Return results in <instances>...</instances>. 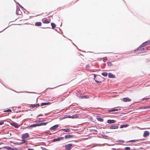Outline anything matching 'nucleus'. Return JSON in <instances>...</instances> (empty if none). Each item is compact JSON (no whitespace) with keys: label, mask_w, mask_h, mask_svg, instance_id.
Here are the masks:
<instances>
[{"label":"nucleus","mask_w":150,"mask_h":150,"mask_svg":"<svg viewBox=\"0 0 150 150\" xmlns=\"http://www.w3.org/2000/svg\"><path fill=\"white\" fill-rule=\"evenodd\" d=\"M149 134L150 133L148 131H146L144 132L143 136L144 137H146L149 136Z\"/></svg>","instance_id":"obj_9"},{"label":"nucleus","mask_w":150,"mask_h":150,"mask_svg":"<svg viewBox=\"0 0 150 150\" xmlns=\"http://www.w3.org/2000/svg\"><path fill=\"white\" fill-rule=\"evenodd\" d=\"M5 121H3L0 122V125H2L4 124V122Z\"/></svg>","instance_id":"obj_35"},{"label":"nucleus","mask_w":150,"mask_h":150,"mask_svg":"<svg viewBox=\"0 0 150 150\" xmlns=\"http://www.w3.org/2000/svg\"><path fill=\"white\" fill-rule=\"evenodd\" d=\"M77 117V115H74L72 116H68L67 117H68L69 118H76Z\"/></svg>","instance_id":"obj_19"},{"label":"nucleus","mask_w":150,"mask_h":150,"mask_svg":"<svg viewBox=\"0 0 150 150\" xmlns=\"http://www.w3.org/2000/svg\"><path fill=\"white\" fill-rule=\"evenodd\" d=\"M28 150H34V149H28Z\"/></svg>","instance_id":"obj_38"},{"label":"nucleus","mask_w":150,"mask_h":150,"mask_svg":"<svg viewBox=\"0 0 150 150\" xmlns=\"http://www.w3.org/2000/svg\"><path fill=\"white\" fill-rule=\"evenodd\" d=\"M26 142V141L25 140L23 141V143H25Z\"/></svg>","instance_id":"obj_37"},{"label":"nucleus","mask_w":150,"mask_h":150,"mask_svg":"<svg viewBox=\"0 0 150 150\" xmlns=\"http://www.w3.org/2000/svg\"><path fill=\"white\" fill-rule=\"evenodd\" d=\"M148 45H150V40H148L142 44L143 46H145Z\"/></svg>","instance_id":"obj_7"},{"label":"nucleus","mask_w":150,"mask_h":150,"mask_svg":"<svg viewBox=\"0 0 150 150\" xmlns=\"http://www.w3.org/2000/svg\"><path fill=\"white\" fill-rule=\"evenodd\" d=\"M94 79L95 81L97 83H99L101 82V81L100 80H97V79H98L99 78H100L101 77L100 76H96L95 74H94Z\"/></svg>","instance_id":"obj_5"},{"label":"nucleus","mask_w":150,"mask_h":150,"mask_svg":"<svg viewBox=\"0 0 150 150\" xmlns=\"http://www.w3.org/2000/svg\"><path fill=\"white\" fill-rule=\"evenodd\" d=\"M131 100L128 98H123V100L125 102H130Z\"/></svg>","instance_id":"obj_12"},{"label":"nucleus","mask_w":150,"mask_h":150,"mask_svg":"<svg viewBox=\"0 0 150 150\" xmlns=\"http://www.w3.org/2000/svg\"><path fill=\"white\" fill-rule=\"evenodd\" d=\"M149 107L148 106H146L145 107H140V109H146V108H148Z\"/></svg>","instance_id":"obj_30"},{"label":"nucleus","mask_w":150,"mask_h":150,"mask_svg":"<svg viewBox=\"0 0 150 150\" xmlns=\"http://www.w3.org/2000/svg\"><path fill=\"white\" fill-rule=\"evenodd\" d=\"M35 25L36 26H41L42 25V23L40 22H37L35 23Z\"/></svg>","instance_id":"obj_17"},{"label":"nucleus","mask_w":150,"mask_h":150,"mask_svg":"<svg viewBox=\"0 0 150 150\" xmlns=\"http://www.w3.org/2000/svg\"><path fill=\"white\" fill-rule=\"evenodd\" d=\"M149 98H144L143 100H144V99H145V100H147V99H148Z\"/></svg>","instance_id":"obj_39"},{"label":"nucleus","mask_w":150,"mask_h":150,"mask_svg":"<svg viewBox=\"0 0 150 150\" xmlns=\"http://www.w3.org/2000/svg\"><path fill=\"white\" fill-rule=\"evenodd\" d=\"M29 136V134L28 133H25L22 134V138L24 139L28 138Z\"/></svg>","instance_id":"obj_3"},{"label":"nucleus","mask_w":150,"mask_h":150,"mask_svg":"<svg viewBox=\"0 0 150 150\" xmlns=\"http://www.w3.org/2000/svg\"><path fill=\"white\" fill-rule=\"evenodd\" d=\"M58 127V125H56L51 127L50 128V129L51 130H55Z\"/></svg>","instance_id":"obj_11"},{"label":"nucleus","mask_w":150,"mask_h":150,"mask_svg":"<svg viewBox=\"0 0 150 150\" xmlns=\"http://www.w3.org/2000/svg\"><path fill=\"white\" fill-rule=\"evenodd\" d=\"M149 110H150V107H149Z\"/></svg>","instance_id":"obj_41"},{"label":"nucleus","mask_w":150,"mask_h":150,"mask_svg":"<svg viewBox=\"0 0 150 150\" xmlns=\"http://www.w3.org/2000/svg\"><path fill=\"white\" fill-rule=\"evenodd\" d=\"M146 51V49L142 46H140L134 51L135 52L136 54H139L145 52Z\"/></svg>","instance_id":"obj_1"},{"label":"nucleus","mask_w":150,"mask_h":150,"mask_svg":"<svg viewBox=\"0 0 150 150\" xmlns=\"http://www.w3.org/2000/svg\"><path fill=\"white\" fill-rule=\"evenodd\" d=\"M72 146V144H68L65 146V149L66 150H69L71 149Z\"/></svg>","instance_id":"obj_4"},{"label":"nucleus","mask_w":150,"mask_h":150,"mask_svg":"<svg viewBox=\"0 0 150 150\" xmlns=\"http://www.w3.org/2000/svg\"><path fill=\"white\" fill-rule=\"evenodd\" d=\"M118 109H111V110H110L109 111V112H113V111H118Z\"/></svg>","instance_id":"obj_29"},{"label":"nucleus","mask_w":150,"mask_h":150,"mask_svg":"<svg viewBox=\"0 0 150 150\" xmlns=\"http://www.w3.org/2000/svg\"><path fill=\"white\" fill-rule=\"evenodd\" d=\"M101 74L103 76H106L108 75L107 73L105 72H103Z\"/></svg>","instance_id":"obj_28"},{"label":"nucleus","mask_w":150,"mask_h":150,"mask_svg":"<svg viewBox=\"0 0 150 150\" xmlns=\"http://www.w3.org/2000/svg\"><path fill=\"white\" fill-rule=\"evenodd\" d=\"M128 125L127 124H126L124 125H121L120 127V128H122L124 127H126L128 126Z\"/></svg>","instance_id":"obj_26"},{"label":"nucleus","mask_w":150,"mask_h":150,"mask_svg":"<svg viewBox=\"0 0 150 150\" xmlns=\"http://www.w3.org/2000/svg\"><path fill=\"white\" fill-rule=\"evenodd\" d=\"M118 128V126H112L110 127V129H115Z\"/></svg>","instance_id":"obj_16"},{"label":"nucleus","mask_w":150,"mask_h":150,"mask_svg":"<svg viewBox=\"0 0 150 150\" xmlns=\"http://www.w3.org/2000/svg\"><path fill=\"white\" fill-rule=\"evenodd\" d=\"M97 119L99 121L103 122L104 121L103 119L100 117H97Z\"/></svg>","instance_id":"obj_24"},{"label":"nucleus","mask_w":150,"mask_h":150,"mask_svg":"<svg viewBox=\"0 0 150 150\" xmlns=\"http://www.w3.org/2000/svg\"><path fill=\"white\" fill-rule=\"evenodd\" d=\"M42 21L43 23L48 24L50 22L51 19H47V18H45L42 19Z\"/></svg>","instance_id":"obj_2"},{"label":"nucleus","mask_w":150,"mask_h":150,"mask_svg":"<svg viewBox=\"0 0 150 150\" xmlns=\"http://www.w3.org/2000/svg\"><path fill=\"white\" fill-rule=\"evenodd\" d=\"M11 125L13 126L15 128H18V125L17 123L14 122H12L11 123Z\"/></svg>","instance_id":"obj_6"},{"label":"nucleus","mask_w":150,"mask_h":150,"mask_svg":"<svg viewBox=\"0 0 150 150\" xmlns=\"http://www.w3.org/2000/svg\"><path fill=\"white\" fill-rule=\"evenodd\" d=\"M108 77L109 78H114L115 77V76L111 73H109L108 74Z\"/></svg>","instance_id":"obj_15"},{"label":"nucleus","mask_w":150,"mask_h":150,"mask_svg":"<svg viewBox=\"0 0 150 150\" xmlns=\"http://www.w3.org/2000/svg\"><path fill=\"white\" fill-rule=\"evenodd\" d=\"M5 148L8 149V150H14V149L15 148H11L9 146H7L6 147H5Z\"/></svg>","instance_id":"obj_25"},{"label":"nucleus","mask_w":150,"mask_h":150,"mask_svg":"<svg viewBox=\"0 0 150 150\" xmlns=\"http://www.w3.org/2000/svg\"><path fill=\"white\" fill-rule=\"evenodd\" d=\"M40 106L39 104L38 103L35 104H30L29 105L30 108H34L35 107H38Z\"/></svg>","instance_id":"obj_8"},{"label":"nucleus","mask_w":150,"mask_h":150,"mask_svg":"<svg viewBox=\"0 0 150 150\" xmlns=\"http://www.w3.org/2000/svg\"><path fill=\"white\" fill-rule=\"evenodd\" d=\"M62 131H64L66 132H69L70 131V129H63L60 130Z\"/></svg>","instance_id":"obj_21"},{"label":"nucleus","mask_w":150,"mask_h":150,"mask_svg":"<svg viewBox=\"0 0 150 150\" xmlns=\"http://www.w3.org/2000/svg\"><path fill=\"white\" fill-rule=\"evenodd\" d=\"M107 64L109 66H111L112 65V64L110 62H108L107 63Z\"/></svg>","instance_id":"obj_33"},{"label":"nucleus","mask_w":150,"mask_h":150,"mask_svg":"<svg viewBox=\"0 0 150 150\" xmlns=\"http://www.w3.org/2000/svg\"><path fill=\"white\" fill-rule=\"evenodd\" d=\"M11 110L10 109H8L4 111V112H11Z\"/></svg>","instance_id":"obj_32"},{"label":"nucleus","mask_w":150,"mask_h":150,"mask_svg":"<svg viewBox=\"0 0 150 150\" xmlns=\"http://www.w3.org/2000/svg\"><path fill=\"white\" fill-rule=\"evenodd\" d=\"M40 125H39V124H34L30 126V127H35L38 126H40Z\"/></svg>","instance_id":"obj_23"},{"label":"nucleus","mask_w":150,"mask_h":150,"mask_svg":"<svg viewBox=\"0 0 150 150\" xmlns=\"http://www.w3.org/2000/svg\"><path fill=\"white\" fill-rule=\"evenodd\" d=\"M129 142H135V140H132L129 141Z\"/></svg>","instance_id":"obj_36"},{"label":"nucleus","mask_w":150,"mask_h":150,"mask_svg":"<svg viewBox=\"0 0 150 150\" xmlns=\"http://www.w3.org/2000/svg\"><path fill=\"white\" fill-rule=\"evenodd\" d=\"M48 122H46V123H42L40 124H39V125H40V126L42 125H46Z\"/></svg>","instance_id":"obj_31"},{"label":"nucleus","mask_w":150,"mask_h":150,"mask_svg":"<svg viewBox=\"0 0 150 150\" xmlns=\"http://www.w3.org/2000/svg\"><path fill=\"white\" fill-rule=\"evenodd\" d=\"M125 149L126 150H130V148L129 147H126Z\"/></svg>","instance_id":"obj_34"},{"label":"nucleus","mask_w":150,"mask_h":150,"mask_svg":"<svg viewBox=\"0 0 150 150\" xmlns=\"http://www.w3.org/2000/svg\"><path fill=\"white\" fill-rule=\"evenodd\" d=\"M64 139V137H60L59 138H55L53 139V142H56L59 141L61 140H63Z\"/></svg>","instance_id":"obj_10"},{"label":"nucleus","mask_w":150,"mask_h":150,"mask_svg":"<svg viewBox=\"0 0 150 150\" xmlns=\"http://www.w3.org/2000/svg\"><path fill=\"white\" fill-rule=\"evenodd\" d=\"M115 122V120H108L107 121V123L109 124L113 123Z\"/></svg>","instance_id":"obj_13"},{"label":"nucleus","mask_w":150,"mask_h":150,"mask_svg":"<svg viewBox=\"0 0 150 150\" xmlns=\"http://www.w3.org/2000/svg\"><path fill=\"white\" fill-rule=\"evenodd\" d=\"M51 103L49 102L47 103H42L41 104V106H44L45 105H49Z\"/></svg>","instance_id":"obj_20"},{"label":"nucleus","mask_w":150,"mask_h":150,"mask_svg":"<svg viewBox=\"0 0 150 150\" xmlns=\"http://www.w3.org/2000/svg\"><path fill=\"white\" fill-rule=\"evenodd\" d=\"M120 141L122 142H124V141Z\"/></svg>","instance_id":"obj_40"},{"label":"nucleus","mask_w":150,"mask_h":150,"mask_svg":"<svg viewBox=\"0 0 150 150\" xmlns=\"http://www.w3.org/2000/svg\"><path fill=\"white\" fill-rule=\"evenodd\" d=\"M21 13V11L19 10V9H17L16 10V13L17 15H20V13Z\"/></svg>","instance_id":"obj_22"},{"label":"nucleus","mask_w":150,"mask_h":150,"mask_svg":"<svg viewBox=\"0 0 150 150\" xmlns=\"http://www.w3.org/2000/svg\"><path fill=\"white\" fill-rule=\"evenodd\" d=\"M73 137V136L71 135H67L65 136L64 138L66 139Z\"/></svg>","instance_id":"obj_18"},{"label":"nucleus","mask_w":150,"mask_h":150,"mask_svg":"<svg viewBox=\"0 0 150 150\" xmlns=\"http://www.w3.org/2000/svg\"><path fill=\"white\" fill-rule=\"evenodd\" d=\"M51 25L53 29H54V28H55L56 26V25H55V24L53 23H51Z\"/></svg>","instance_id":"obj_27"},{"label":"nucleus","mask_w":150,"mask_h":150,"mask_svg":"<svg viewBox=\"0 0 150 150\" xmlns=\"http://www.w3.org/2000/svg\"><path fill=\"white\" fill-rule=\"evenodd\" d=\"M79 98L81 99H86V98H89L88 96L87 95L83 96H79Z\"/></svg>","instance_id":"obj_14"}]
</instances>
